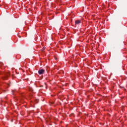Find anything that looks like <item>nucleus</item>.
I'll return each mask as SVG.
<instances>
[{
  "label": "nucleus",
  "instance_id": "f257e3e1",
  "mask_svg": "<svg viewBox=\"0 0 127 127\" xmlns=\"http://www.w3.org/2000/svg\"><path fill=\"white\" fill-rule=\"evenodd\" d=\"M44 72H45V69H41L38 70V74H39V75H42L44 74Z\"/></svg>",
  "mask_w": 127,
  "mask_h": 127
},
{
  "label": "nucleus",
  "instance_id": "f03ea898",
  "mask_svg": "<svg viewBox=\"0 0 127 127\" xmlns=\"http://www.w3.org/2000/svg\"><path fill=\"white\" fill-rule=\"evenodd\" d=\"M75 24H79V23H81V20H77L75 22Z\"/></svg>",
  "mask_w": 127,
  "mask_h": 127
},
{
  "label": "nucleus",
  "instance_id": "7ed1b4c3",
  "mask_svg": "<svg viewBox=\"0 0 127 127\" xmlns=\"http://www.w3.org/2000/svg\"><path fill=\"white\" fill-rule=\"evenodd\" d=\"M8 76H9V73H8L7 74H6V76L5 77H4L3 79H6V78H7L8 77Z\"/></svg>",
  "mask_w": 127,
  "mask_h": 127
},
{
  "label": "nucleus",
  "instance_id": "20e7f679",
  "mask_svg": "<svg viewBox=\"0 0 127 127\" xmlns=\"http://www.w3.org/2000/svg\"><path fill=\"white\" fill-rule=\"evenodd\" d=\"M58 2H62L61 0H58Z\"/></svg>",
  "mask_w": 127,
  "mask_h": 127
},
{
  "label": "nucleus",
  "instance_id": "39448f33",
  "mask_svg": "<svg viewBox=\"0 0 127 127\" xmlns=\"http://www.w3.org/2000/svg\"><path fill=\"white\" fill-rule=\"evenodd\" d=\"M45 49V48H43V50H44Z\"/></svg>",
  "mask_w": 127,
  "mask_h": 127
},
{
  "label": "nucleus",
  "instance_id": "423d86ee",
  "mask_svg": "<svg viewBox=\"0 0 127 127\" xmlns=\"http://www.w3.org/2000/svg\"><path fill=\"white\" fill-rule=\"evenodd\" d=\"M56 60H57V58H56Z\"/></svg>",
  "mask_w": 127,
  "mask_h": 127
}]
</instances>
